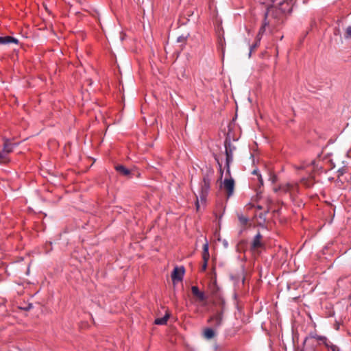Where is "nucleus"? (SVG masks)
<instances>
[{"mask_svg":"<svg viewBox=\"0 0 351 351\" xmlns=\"http://www.w3.org/2000/svg\"><path fill=\"white\" fill-rule=\"evenodd\" d=\"M210 182H211V179L209 177V176L208 175L204 176L203 180H202V182L200 183V191L199 192V199L198 197L196 196L197 200H196L195 204H196L197 210H198L199 208V201L201 202L202 204H204L206 202V197L208 194L210 187Z\"/></svg>","mask_w":351,"mask_h":351,"instance_id":"1","label":"nucleus"},{"mask_svg":"<svg viewBox=\"0 0 351 351\" xmlns=\"http://www.w3.org/2000/svg\"><path fill=\"white\" fill-rule=\"evenodd\" d=\"M225 149L226 156V165L227 171L229 172L230 165L233 160V152L236 149V147L231 143L230 140L226 139L225 141Z\"/></svg>","mask_w":351,"mask_h":351,"instance_id":"2","label":"nucleus"},{"mask_svg":"<svg viewBox=\"0 0 351 351\" xmlns=\"http://www.w3.org/2000/svg\"><path fill=\"white\" fill-rule=\"evenodd\" d=\"M274 190L276 193H289L291 195H293L298 191V184L294 183H287L281 184L279 187L275 188Z\"/></svg>","mask_w":351,"mask_h":351,"instance_id":"3","label":"nucleus"},{"mask_svg":"<svg viewBox=\"0 0 351 351\" xmlns=\"http://www.w3.org/2000/svg\"><path fill=\"white\" fill-rule=\"evenodd\" d=\"M223 189L226 191L228 197H230L234 192V181L232 178L225 179L223 185Z\"/></svg>","mask_w":351,"mask_h":351,"instance_id":"4","label":"nucleus"},{"mask_svg":"<svg viewBox=\"0 0 351 351\" xmlns=\"http://www.w3.org/2000/svg\"><path fill=\"white\" fill-rule=\"evenodd\" d=\"M184 274V268L183 267H175L172 274H171V279L173 283H176L182 280L183 276Z\"/></svg>","mask_w":351,"mask_h":351,"instance_id":"5","label":"nucleus"},{"mask_svg":"<svg viewBox=\"0 0 351 351\" xmlns=\"http://www.w3.org/2000/svg\"><path fill=\"white\" fill-rule=\"evenodd\" d=\"M262 236L260 233H258L254 238L251 245V250L253 252H258L260 248L263 247V243L261 242Z\"/></svg>","mask_w":351,"mask_h":351,"instance_id":"6","label":"nucleus"},{"mask_svg":"<svg viewBox=\"0 0 351 351\" xmlns=\"http://www.w3.org/2000/svg\"><path fill=\"white\" fill-rule=\"evenodd\" d=\"M209 258H210V254H209V252H208V242H206L203 245L202 258L204 261V263H203V265L202 266V269H201L202 271H204L206 269Z\"/></svg>","mask_w":351,"mask_h":351,"instance_id":"7","label":"nucleus"},{"mask_svg":"<svg viewBox=\"0 0 351 351\" xmlns=\"http://www.w3.org/2000/svg\"><path fill=\"white\" fill-rule=\"evenodd\" d=\"M222 320H223V313L218 312L210 318L209 322H210L215 327L217 328L219 326H221V324L222 323Z\"/></svg>","mask_w":351,"mask_h":351,"instance_id":"8","label":"nucleus"},{"mask_svg":"<svg viewBox=\"0 0 351 351\" xmlns=\"http://www.w3.org/2000/svg\"><path fill=\"white\" fill-rule=\"evenodd\" d=\"M191 291L193 295L197 298L198 302H206L207 297L204 292L199 290L197 287L193 286L191 287Z\"/></svg>","mask_w":351,"mask_h":351,"instance_id":"9","label":"nucleus"},{"mask_svg":"<svg viewBox=\"0 0 351 351\" xmlns=\"http://www.w3.org/2000/svg\"><path fill=\"white\" fill-rule=\"evenodd\" d=\"M0 43L1 44H9V43H18V40L12 36H0Z\"/></svg>","mask_w":351,"mask_h":351,"instance_id":"10","label":"nucleus"},{"mask_svg":"<svg viewBox=\"0 0 351 351\" xmlns=\"http://www.w3.org/2000/svg\"><path fill=\"white\" fill-rule=\"evenodd\" d=\"M10 160L9 155L6 152H3L0 147V164H5Z\"/></svg>","mask_w":351,"mask_h":351,"instance_id":"11","label":"nucleus"},{"mask_svg":"<svg viewBox=\"0 0 351 351\" xmlns=\"http://www.w3.org/2000/svg\"><path fill=\"white\" fill-rule=\"evenodd\" d=\"M115 169L119 173H120L123 176H129L130 173V171L123 165H117L116 166Z\"/></svg>","mask_w":351,"mask_h":351,"instance_id":"12","label":"nucleus"},{"mask_svg":"<svg viewBox=\"0 0 351 351\" xmlns=\"http://www.w3.org/2000/svg\"><path fill=\"white\" fill-rule=\"evenodd\" d=\"M324 339V345L330 349L331 351H339V348L336 345H334L327 338H323Z\"/></svg>","mask_w":351,"mask_h":351,"instance_id":"13","label":"nucleus"},{"mask_svg":"<svg viewBox=\"0 0 351 351\" xmlns=\"http://www.w3.org/2000/svg\"><path fill=\"white\" fill-rule=\"evenodd\" d=\"M1 149L3 152H6L8 155H9L13 150V146L8 140H6L4 142L3 147Z\"/></svg>","mask_w":351,"mask_h":351,"instance_id":"14","label":"nucleus"},{"mask_svg":"<svg viewBox=\"0 0 351 351\" xmlns=\"http://www.w3.org/2000/svg\"><path fill=\"white\" fill-rule=\"evenodd\" d=\"M215 335L214 330L212 328H207L204 331V337L207 339L213 338Z\"/></svg>","mask_w":351,"mask_h":351,"instance_id":"15","label":"nucleus"},{"mask_svg":"<svg viewBox=\"0 0 351 351\" xmlns=\"http://www.w3.org/2000/svg\"><path fill=\"white\" fill-rule=\"evenodd\" d=\"M169 315H166L163 317L158 318L155 320V324L158 325H163L165 324L168 320Z\"/></svg>","mask_w":351,"mask_h":351,"instance_id":"16","label":"nucleus"},{"mask_svg":"<svg viewBox=\"0 0 351 351\" xmlns=\"http://www.w3.org/2000/svg\"><path fill=\"white\" fill-rule=\"evenodd\" d=\"M302 183L307 188L311 187L313 185V181L312 180L303 179Z\"/></svg>","mask_w":351,"mask_h":351,"instance_id":"17","label":"nucleus"},{"mask_svg":"<svg viewBox=\"0 0 351 351\" xmlns=\"http://www.w3.org/2000/svg\"><path fill=\"white\" fill-rule=\"evenodd\" d=\"M344 37L346 39H351V26L346 27Z\"/></svg>","mask_w":351,"mask_h":351,"instance_id":"18","label":"nucleus"},{"mask_svg":"<svg viewBox=\"0 0 351 351\" xmlns=\"http://www.w3.org/2000/svg\"><path fill=\"white\" fill-rule=\"evenodd\" d=\"M252 173L257 176V179L258 180L260 184L262 185L263 184V181L261 174L258 173V171L255 169L253 171Z\"/></svg>","mask_w":351,"mask_h":351,"instance_id":"19","label":"nucleus"},{"mask_svg":"<svg viewBox=\"0 0 351 351\" xmlns=\"http://www.w3.org/2000/svg\"><path fill=\"white\" fill-rule=\"evenodd\" d=\"M239 219L242 224H245L247 222V219L243 216H239Z\"/></svg>","mask_w":351,"mask_h":351,"instance_id":"20","label":"nucleus"},{"mask_svg":"<svg viewBox=\"0 0 351 351\" xmlns=\"http://www.w3.org/2000/svg\"><path fill=\"white\" fill-rule=\"evenodd\" d=\"M259 40H260V38H258V41H259ZM258 42H256L254 45H252V46L251 47V48H250V55L251 54L252 51V50H254V49L258 46Z\"/></svg>","mask_w":351,"mask_h":351,"instance_id":"21","label":"nucleus"},{"mask_svg":"<svg viewBox=\"0 0 351 351\" xmlns=\"http://www.w3.org/2000/svg\"><path fill=\"white\" fill-rule=\"evenodd\" d=\"M265 31V26H263L259 31V34H262Z\"/></svg>","mask_w":351,"mask_h":351,"instance_id":"22","label":"nucleus"},{"mask_svg":"<svg viewBox=\"0 0 351 351\" xmlns=\"http://www.w3.org/2000/svg\"><path fill=\"white\" fill-rule=\"evenodd\" d=\"M323 338H326V337H319L317 339L319 341H322L324 343V339Z\"/></svg>","mask_w":351,"mask_h":351,"instance_id":"23","label":"nucleus"}]
</instances>
